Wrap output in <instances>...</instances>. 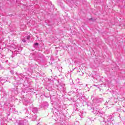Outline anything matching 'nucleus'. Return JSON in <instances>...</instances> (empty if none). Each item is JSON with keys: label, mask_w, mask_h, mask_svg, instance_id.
I'll return each instance as SVG.
<instances>
[{"label": "nucleus", "mask_w": 125, "mask_h": 125, "mask_svg": "<svg viewBox=\"0 0 125 125\" xmlns=\"http://www.w3.org/2000/svg\"><path fill=\"white\" fill-rule=\"evenodd\" d=\"M35 45H39V43H35Z\"/></svg>", "instance_id": "obj_1"}, {"label": "nucleus", "mask_w": 125, "mask_h": 125, "mask_svg": "<svg viewBox=\"0 0 125 125\" xmlns=\"http://www.w3.org/2000/svg\"><path fill=\"white\" fill-rule=\"evenodd\" d=\"M22 42H26V40H25L24 39H23Z\"/></svg>", "instance_id": "obj_3"}, {"label": "nucleus", "mask_w": 125, "mask_h": 125, "mask_svg": "<svg viewBox=\"0 0 125 125\" xmlns=\"http://www.w3.org/2000/svg\"><path fill=\"white\" fill-rule=\"evenodd\" d=\"M26 39H27V40H29L30 39V36H27Z\"/></svg>", "instance_id": "obj_2"}]
</instances>
